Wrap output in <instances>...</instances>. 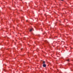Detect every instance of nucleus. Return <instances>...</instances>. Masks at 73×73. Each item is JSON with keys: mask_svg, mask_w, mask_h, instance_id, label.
<instances>
[{"mask_svg": "<svg viewBox=\"0 0 73 73\" xmlns=\"http://www.w3.org/2000/svg\"><path fill=\"white\" fill-rule=\"evenodd\" d=\"M46 64H43V67H46Z\"/></svg>", "mask_w": 73, "mask_h": 73, "instance_id": "nucleus-1", "label": "nucleus"}, {"mask_svg": "<svg viewBox=\"0 0 73 73\" xmlns=\"http://www.w3.org/2000/svg\"><path fill=\"white\" fill-rule=\"evenodd\" d=\"M42 62L43 64H45V61H43Z\"/></svg>", "mask_w": 73, "mask_h": 73, "instance_id": "nucleus-2", "label": "nucleus"}, {"mask_svg": "<svg viewBox=\"0 0 73 73\" xmlns=\"http://www.w3.org/2000/svg\"><path fill=\"white\" fill-rule=\"evenodd\" d=\"M33 30V29H31L30 30V32H31V31Z\"/></svg>", "mask_w": 73, "mask_h": 73, "instance_id": "nucleus-3", "label": "nucleus"}, {"mask_svg": "<svg viewBox=\"0 0 73 73\" xmlns=\"http://www.w3.org/2000/svg\"><path fill=\"white\" fill-rule=\"evenodd\" d=\"M68 65H70V63H68Z\"/></svg>", "mask_w": 73, "mask_h": 73, "instance_id": "nucleus-4", "label": "nucleus"}, {"mask_svg": "<svg viewBox=\"0 0 73 73\" xmlns=\"http://www.w3.org/2000/svg\"><path fill=\"white\" fill-rule=\"evenodd\" d=\"M67 61H69V60L68 59L67 60Z\"/></svg>", "mask_w": 73, "mask_h": 73, "instance_id": "nucleus-5", "label": "nucleus"}, {"mask_svg": "<svg viewBox=\"0 0 73 73\" xmlns=\"http://www.w3.org/2000/svg\"><path fill=\"white\" fill-rule=\"evenodd\" d=\"M22 19H24V17H22Z\"/></svg>", "mask_w": 73, "mask_h": 73, "instance_id": "nucleus-6", "label": "nucleus"}, {"mask_svg": "<svg viewBox=\"0 0 73 73\" xmlns=\"http://www.w3.org/2000/svg\"><path fill=\"white\" fill-rule=\"evenodd\" d=\"M61 1H64V0H61Z\"/></svg>", "mask_w": 73, "mask_h": 73, "instance_id": "nucleus-7", "label": "nucleus"}, {"mask_svg": "<svg viewBox=\"0 0 73 73\" xmlns=\"http://www.w3.org/2000/svg\"><path fill=\"white\" fill-rule=\"evenodd\" d=\"M27 22H28V20L26 21Z\"/></svg>", "mask_w": 73, "mask_h": 73, "instance_id": "nucleus-8", "label": "nucleus"}, {"mask_svg": "<svg viewBox=\"0 0 73 73\" xmlns=\"http://www.w3.org/2000/svg\"><path fill=\"white\" fill-rule=\"evenodd\" d=\"M21 50H22V49H21Z\"/></svg>", "mask_w": 73, "mask_h": 73, "instance_id": "nucleus-9", "label": "nucleus"}]
</instances>
